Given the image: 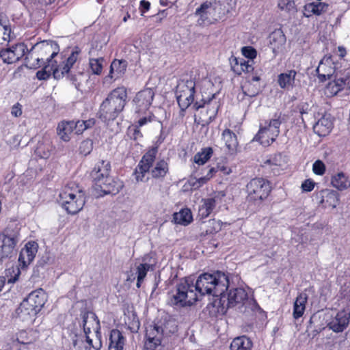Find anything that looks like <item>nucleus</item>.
Returning a JSON list of instances; mask_svg holds the SVG:
<instances>
[{
	"label": "nucleus",
	"mask_w": 350,
	"mask_h": 350,
	"mask_svg": "<svg viewBox=\"0 0 350 350\" xmlns=\"http://www.w3.org/2000/svg\"><path fill=\"white\" fill-rule=\"evenodd\" d=\"M229 287L228 275L219 271L200 274L195 282L191 277H187L181 279L174 291L169 293L167 303L177 308L191 306L199 296L208 295L219 298Z\"/></svg>",
	"instance_id": "1"
},
{
	"label": "nucleus",
	"mask_w": 350,
	"mask_h": 350,
	"mask_svg": "<svg viewBox=\"0 0 350 350\" xmlns=\"http://www.w3.org/2000/svg\"><path fill=\"white\" fill-rule=\"evenodd\" d=\"M157 152V148L152 147L142 157L134 172L137 182L144 181L148 172H150L152 177L156 179L163 178L168 173V163L165 160H159L153 165Z\"/></svg>",
	"instance_id": "2"
},
{
	"label": "nucleus",
	"mask_w": 350,
	"mask_h": 350,
	"mask_svg": "<svg viewBox=\"0 0 350 350\" xmlns=\"http://www.w3.org/2000/svg\"><path fill=\"white\" fill-rule=\"evenodd\" d=\"M126 98L127 91L124 87L112 90L100 106L99 118L105 122L115 120L124 109Z\"/></svg>",
	"instance_id": "3"
},
{
	"label": "nucleus",
	"mask_w": 350,
	"mask_h": 350,
	"mask_svg": "<svg viewBox=\"0 0 350 350\" xmlns=\"http://www.w3.org/2000/svg\"><path fill=\"white\" fill-rule=\"evenodd\" d=\"M214 307L218 312L224 313L230 308L238 307L239 308L252 305V309L256 305L254 299H250L248 295L243 288H233L224 291L219 298L213 301Z\"/></svg>",
	"instance_id": "4"
},
{
	"label": "nucleus",
	"mask_w": 350,
	"mask_h": 350,
	"mask_svg": "<svg viewBox=\"0 0 350 350\" xmlns=\"http://www.w3.org/2000/svg\"><path fill=\"white\" fill-rule=\"evenodd\" d=\"M58 202L68 214L75 215L83 208L85 198L75 183H70L60 191Z\"/></svg>",
	"instance_id": "5"
},
{
	"label": "nucleus",
	"mask_w": 350,
	"mask_h": 350,
	"mask_svg": "<svg viewBox=\"0 0 350 350\" xmlns=\"http://www.w3.org/2000/svg\"><path fill=\"white\" fill-rule=\"evenodd\" d=\"M83 327L86 336V342L88 346L79 350H90L93 348L95 350H100L102 347L100 340V321L95 313L92 312H85L82 314Z\"/></svg>",
	"instance_id": "6"
},
{
	"label": "nucleus",
	"mask_w": 350,
	"mask_h": 350,
	"mask_svg": "<svg viewBox=\"0 0 350 350\" xmlns=\"http://www.w3.org/2000/svg\"><path fill=\"white\" fill-rule=\"evenodd\" d=\"M19 228L16 225H8L0 233V260L10 258L20 241Z\"/></svg>",
	"instance_id": "7"
},
{
	"label": "nucleus",
	"mask_w": 350,
	"mask_h": 350,
	"mask_svg": "<svg viewBox=\"0 0 350 350\" xmlns=\"http://www.w3.org/2000/svg\"><path fill=\"white\" fill-rule=\"evenodd\" d=\"M195 81L191 79H182L176 85V97L180 109V116H185V111L193 102L195 94Z\"/></svg>",
	"instance_id": "8"
},
{
	"label": "nucleus",
	"mask_w": 350,
	"mask_h": 350,
	"mask_svg": "<svg viewBox=\"0 0 350 350\" xmlns=\"http://www.w3.org/2000/svg\"><path fill=\"white\" fill-rule=\"evenodd\" d=\"M282 123L280 115H275L269 121H265L264 125H260V129L254 138L264 146L271 145L280 134V126Z\"/></svg>",
	"instance_id": "9"
},
{
	"label": "nucleus",
	"mask_w": 350,
	"mask_h": 350,
	"mask_svg": "<svg viewBox=\"0 0 350 350\" xmlns=\"http://www.w3.org/2000/svg\"><path fill=\"white\" fill-rule=\"evenodd\" d=\"M271 191L270 183L263 178H255L246 185L247 200L258 203L266 199Z\"/></svg>",
	"instance_id": "10"
},
{
	"label": "nucleus",
	"mask_w": 350,
	"mask_h": 350,
	"mask_svg": "<svg viewBox=\"0 0 350 350\" xmlns=\"http://www.w3.org/2000/svg\"><path fill=\"white\" fill-rule=\"evenodd\" d=\"M154 260L149 255H145L142 258V262L135 265V269L128 273L127 281L133 282L137 280L136 286L140 288L148 272L154 269Z\"/></svg>",
	"instance_id": "11"
},
{
	"label": "nucleus",
	"mask_w": 350,
	"mask_h": 350,
	"mask_svg": "<svg viewBox=\"0 0 350 350\" xmlns=\"http://www.w3.org/2000/svg\"><path fill=\"white\" fill-rule=\"evenodd\" d=\"M27 51V47L24 43H17L1 49L0 59L4 64H12L18 62L25 56Z\"/></svg>",
	"instance_id": "12"
},
{
	"label": "nucleus",
	"mask_w": 350,
	"mask_h": 350,
	"mask_svg": "<svg viewBox=\"0 0 350 350\" xmlns=\"http://www.w3.org/2000/svg\"><path fill=\"white\" fill-rule=\"evenodd\" d=\"M154 94L151 88H146L137 93L133 100L135 112L143 113L148 111L152 103Z\"/></svg>",
	"instance_id": "13"
},
{
	"label": "nucleus",
	"mask_w": 350,
	"mask_h": 350,
	"mask_svg": "<svg viewBox=\"0 0 350 350\" xmlns=\"http://www.w3.org/2000/svg\"><path fill=\"white\" fill-rule=\"evenodd\" d=\"M80 53L81 49L78 46H76L72 50L70 55L66 58V59L63 61L62 64L58 65L56 62V68L55 70H54V78L60 79L65 75L68 74L70 70L77 62Z\"/></svg>",
	"instance_id": "14"
},
{
	"label": "nucleus",
	"mask_w": 350,
	"mask_h": 350,
	"mask_svg": "<svg viewBox=\"0 0 350 350\" xmlns=\"http://www.w3.org/2000/svg\"><path fill=\"white\" fill-rule=\"evenodd\" d=\"M336 69V64L332 56L325 55L316 69L319 81L324 82L329 79L334 74Z\"/></svg>",
	"instance_id": "15"
},
{
	"label": "nucleus",
	"mask_w": 350,
	"mask_h": 350,
	"mask_svg": "<svg viewBox=\"0 0 350 350\" xmlns=\"http://www.w3.org/2000/svg\"><path fill=\"white\" fill-rule=\"evenodd\" d=\"M163 333V328L155 323L148 325L146 328V345L150 349L154 350L161 345Z\"/></svg>",
	"instance_id": "16"
},
{
	"label": "nucleus",
	"mask_w": 350,
	"mask_h": 350,
	"mask_svg": "<svg viewBox=\"0 0 350 350\" xmlns=\"http://www.w3.org/2000/svg\"><path fill=\"white\" fill-rule=\"evenodd\" d=\"M349 320L350 312L342 310L337 312L336 316L331 319L327 327L334 332H342L347 327Z\"/></svg>",
	"instance_id": "17"
},
{
	"label": "nucleus",
	"mask_w": 350,
	"mask_h": 350,
	"mask_svg": "<svg viewBox=\"0 0 350 350\" xmlns=\"http://www.w3.org/2000/svg\"><path fill=\"white\" fill-rule=\"evenodd\" d=\"M38 243L35 241L27 242L20 252L18 257L19 265L23 268L26 267L34 259L38 252Z\"/></svg>",
	"instance_id": "18"
},
{
	"label": "nucleus",
	"mask_w": 350,
	"mask_h": 350,
	"mask_svg": "<svg viewBox=\"0 0 350 350\" xmlns=\"http://www.w3.org/2000/svg\"><path fill=\"white\" fill-rule=\"evenodd\" d=\"M110 171L111 163L109 161L105 160L99 161L91 173L94 184L103 183L104 179L110 176Z\"/></svg>",
	"instance_id": "19"
},
{
	"label": "nucleus",
	"mask_w": 350,
	"mask_h": 350,
	"mask_svg": "<svg viewBox=\"0 0 350 350\" xmlns=\"http://www.w3.org/2000/svg\"><path fill=\"white\" fill-rule=\"evenodd\" d=\"M103 182V183L94 185L97 188H100V191L104 194L116 195L124 186L122 181L111 176L107 177Z\"/></svg>",
	"instance_id": "20"
},
{
	"label": "nucleus",
	"mask_w": 350,
	"mask_h": 350,
	"mask_svg": "<svg viewBox=\"0 0 350 350\" xmlns=\"http://www.w3.org/2000/svg\"><path fill=\"white\" fill-rule=\"evenodd\" d=\"M218 197L203 198L198 208V217L200 219H205L213 213L217 205L219 204Z\"/></svg>",
	"instance_id": "21"
},
{
	"label": "nucleus",
	"mask_w": 350,
	"mask_h": 350,
	"mask_svg": "<svg viewBox=\"0 0 350 350\" xmlns=\"http://www.w3.org/2000/svg\"><path fill=\"white\" fill-rule=\"evenodd\" d=\"M16 312L21 321L32 322L39 312L25 299L17 308Z\"/></svg>",
	"instance_id": "22"
},
{
	"label": "nucleus",
	"mask_w": 350,
	"mask_h": 350,
	"mask_svg": "<svg viewBox=\"0 0 350 350\" xmlns=\"http://www.w3.org/2000/svg\"><path fill=\"white\" fill-rule=\"evenodd\" d=\"M333 128V122L330 114L323 115L314 125L313 130L319 136L327 135Z\"/></svg>",
	"instance_id": "23"
},
{
	"label": "nucleus",
	"mask_w": 350,
	"mask_h": 350,
	"mask_svg": "<svg viewBox=\"0 0 350 350\" xmlns=\"http://www.w3.org/2000/svg\"><path fill=\"white\" fill-rule=\"evenodd\" d=\"M212 4L215 14L221 18L235 8L237 0H217Z\"/></svg>",
	"instance_id": "24"
},
{
	"label": "nucleus",
	"mask_w": 350,
	"mask_h": 350,
	"mask_svg": "<svg viewBox=\"0 0 350 350\" xmlns=\"http://www.w3.org/2000/svg\"><path fill=\"white\" fill-rule=\"evenodd\" d=\"M221 139L230 154H235L237 152L239 142L236 134L229 129H226L221 133Z\"/></svg>",
	"instance_id": "25"
},
{
	"label": "nucleus",
	"mask_w": 350,
	"mask_h": 350,
	"mask_svg": "<svg viewBox=\"0 0 350 350\" xmlns=\"http://www.w3.org/2000/svg\"><path fill=\"white\" fill-rule=\"evenodd\" d=\"M33 49H38V51H40L41 53L46 55L49 54V57L46 58L47 64H49L50 59L55 61L53 58L59 52L58 44L55 42L42 41L33 45Z\"/></svg>",
	"instance_id": "26"
},
{
	"label": "nucleus",
	"mask_w": 350,
	"mask_h": 350,
	"mask_svg": "<svg viewBox=\"0 0 350 350\" xmlns=\"http://www.w3.org/2000/svg\"><path fill=\"white\" fill-rule=\"evenodd\" d=\"M329 4L325 2H312L307 3L304 6V15L308 18L312 14L319 16L329 11Z\"/></svg>",
	"instance_id": "27"
},
{
	"label": "nucleus",
	"mask_w": 350,
	"mask_h": 350,
	"mask_svg": "<svg viewBox=\"0 0 350 350\" xmlns=\"http://www.w3.org/2000/svg\"><path fill=\"white\" fill-rule=\"evenodd\" d=\"M25 299L40 312L46 302V295L43 289L39 288L29 293Z\"/></svg>",
	"instance_id": "28"
},
{
	"label": "nucleus",
	"mask_w": 350,
	"mask_h": 350,
	"mask_svg": "<svg viewBox=\"0 0 350 350\" xmlns=\"http://www.w3.org/2000/svg\"><path fill=\"white\" fill-rule=\"evenodd\" d=\"M297 72L295 70H290L287 72L280 73L278 76V83L282 89L291 90L295 87V77Z\"/></svg>",
	"instance_id": "29"
},
{
	"label": "nucleus",
	"mask_w": 350,
	"mask_h": 350,
	"mask_svg": "<svg viewBox=\"0 0 350 350\" xmlns=\"http://www.w3.org/2000/svg\"><path fill=\"white\" fill-rule=\"evenodd\" d=\"M127 68V62L124 59H114L110 66L108 76L110 79H117L125 73Z\"/></svg>",
	"instance_id": "30"
},
{
	"label": "nucleus",
	"mask_w": 350,
	"mask_h": 350,
	"mask_svg": "<svg viewBox=\"0 0 350 350\" xmlns=\"http://www.w3.org/2000/svg\"><path fill=\"white\" fill-rule=\"evenodd\" d=\"M321 203L325 207L336 208L339 202V193L332 189H325L321 191Z\"/></svg>",
	"instance_id": "31"
},
{
	"label": "nucleus",
	"mask_w": 350,
	"mask_h": 350,
	"mask_svg": "<svg viewBox=\"0 0 350 350\" xmlns=\"http://www.w3.org/2000/svg\"><path fill=\"white\" fill-rule=\"evenodd\" d=\"M308 296L306 293H300L293 304V316L295 319L301 317L306 310V304L308 301Z\"/></svg>",
	"instance_id": "32"
},
{
	"label": "nucleus",
	"mask_w": 350,
	"mask_h": 350,
	"mask_svg": "<svg viewBox=\"0 0 350 350\" xmlns=\"http://www.w3.org/2000/svg\"><path fill=\"white\" fill-rule=\"evenodd\" d=\"M125 339L118 329L111 331L109 336V350H123Z\"/></svg>",
	"instance_id": "33"
},
{
	"label": "nucleus",
	"mask_w": 350,
	"mask_h": 350,
	"mask_svg": "<svg viewBox=\"0 0 350 350\" xmlns=\"http://www.w3.org/2000/svg\"><path fill=\"white\" fill-rule=\"evenodd\" d=\"M36 51H38V49H33L32 46L30 50L27 49L25 55V66L30 69H36L44 63L43 57L40 58L38 55H35Z\"/></svg>",
	"instance_id": "34"
},
{
	"label": "nucleus",
	"mask_w": 350,
	"mask_h": 350,
	"mask_svg": "<svg viewBox=\"0 0 350 350\" xmlns=\"http://www.w3.org/2000/svg\"><path fill=\"white\" fill-rule=\"evenodd\" d=\"M346 81L343 79H335L328 83L324 90V94L327 97L334 96L344 89Z\"/></svg>",
	"instance_id": "35"
},
{
	"label": "nucleus",
	"mask_w": 350,
	"mask_h": 350,
	"mask_svg": "<svg viewBox=\"0 0 350 350\" xmlns=\"http://www.w3.org/2000/svg\"><path fill=\"white\" fill-rule=\"evenodd\" d=\"M286 43V37L282 31H275L270 36V45L273 53L277 54Z\"/></svg>",
	"instance_id": "36"
},
{
	"label": "nucleus",
	"mask_w": 350,
	"mask_h": 350,
	"mask_svg": "<svg viewBox=\"0 0 350 350\" xmlns=\"http://www.w3.org/2000/svg\"><path fill=\"white\" fill-rule=\"evenodd\" d=\"M73 121H62L58 124L57 133L61 139L68 142L73 131Z\"/></svg>",
	"instance_id": "37"
},
{
	"label": "nucleus",
	"mask_w": 350,
	"mask_h": 350,
	"mask_svg": "<svg viewBox=\"0 0 350 350\" xmlns=\"http://www.w3.org/2000/svg\"><path fill=\"white\" fill-rule=\"evenodd\" d=\"M332 185L338 190L342 191L350 187V180L343 172H338L332 176Z\"/></svg>",
	"instance_id": "38"
},
{
	"label": "nucleus",
	"mask_w": 350,
	"mask_h": 350,
	"mask_svg": "<svg viewBox=\"0 0 350 350\" xmlns=\"http://www.w3.org/2000/svg\"><path fill=\"white\" fill-rule=\"evenodd\" d=\"M252 342L245 336L234 338L230 344L231 350H251Z\"/></svg>",
	"instance_id": "39"
},
{
	"label": "nucleus",
	"mask_w": 350,
	"mask_h": 350,
	"mask_svg": "<svg viewBox=\"0 0 350 350\" xmlns=\"http://www.w3.org/2000/svg\"><path fill=\"white\" fill-rule=\"evenodd\" d=\"M174 219L176 224L187 226L189 224L192 220L193 217L190 209L186 208H183L178 213L174 214Z\"/></svg>",
	"instance_id": "40"
},
{
	"label": "nucleus",
	"mask_w": 350,
	"mask_h": 350,
	"mask_svg": "<svg viewBox=\"0 0 350 350\" xmlns=\"http://www.w3.org/2000/svg\"><path fill=\"white\" fill-rule=\"evenodd\" d=\"M56 68V61L49 60V64L46 63L44 68L37 72L36 77L39 80H46L49 79L51 74L54 75V70Z\"/></svg>",
	"instance_id": "41"
},
{
	"label": "nucleus",
	"mask_w": 350,
	"mask_h": 350,
	"mask_svg": "<svg viewBox=\"0 0 350 350\" xmlns=\"http://www.w3.org/2000/svg\"><path fill=\"white\" fill-rule=\"evenodd\" d=\"M213 153V150L211 147L202 148L200 152H197L194 157L193 161L198 165H204L211 157Z\"/></svg>",
	"instance_id": "42"
},
{
	"label": "nucleus",
	"mask_w": 350,
	"mask_h": 350,
	"mask_svg": "<svg viewBox=\"0 0 350 350\" xmlns=\"http://www.w3.org/2000/svg\"><path fill=\"white\" fill-rule=\"evenodd\" d=\"M95 122L96 120L94 118L88 120L73 121V131L77 135L81 134L86 129L92 128L95 124Z\"/></svg>",
	"instance_id": "43"
},
{
	"label": "nucleus",
	"mask_w": 350,
	"mask_h": 350,
	"mask_svg": "<svg viewBox=\"0 0 350 350\" xmlns=\"http://www.w3.org/2000/svg\"><path fill=\"white\" fill-rule=\"evenodd\" d=\"M210 8H213L212 3L206 1L196 9L195 14L199 16L198 20L199 25H202L208 19V10Z\"/></svg>",
	"instance_id": "44"
},
{
	"label": "nucleus",
	"mask_w": 350,
	"mask_h": 350,
	"mask_svg": "<svg viewBox=\"0 0 350 350\" xmlns=\"http://www.w3.org/2000/svg\"><path fill=\"white\" fill-rule=\"evenodd\" d=\"M207 113L209 114L211 121L213 120L218 112L219 108V101L215 100V94L208 97L207 100Z\"/></svg>",
	"instance_id": "45"
},
{
	"label": "nucleus",
	"mask_w": 350,
	"mask_h": 350,
	"mask_svg": "<svg viewBox=\"0 0 350 350\" xmlns=\"http://www.w3.org/2000/svg\"><path fill=\"white\" fill-rule=\"evenodd\" d=\"M278 7L280 11L288 14L289 16L294 15L297 12L294 0H279Z\"/></svg>",
	"instance_id": "46"
},
{
	"label": "nucleus",
	"mask_w": 350,
	"mask_h": 350,
	"mask_svg": "<svg viewBox=\"0 0 350 350\" xmlns=\"http://www.w3.org/2000/svg\"><path fill=\"white\" fill-rule=\"evenodd\" d=\"M34 340L35 337L33 336V332L31 331L27 332L25 330H21L16 334V341L20 344H31Z\"/></svg>",
	"instance_id": "47"
},
{
	"label": "nucleus",
	"mask_w": 350,
	"mask_h": 350,
	"mask_svg": "<svg viewBox=\"0 0 350 350\" xmlns=\"http://www.w3.org/2000/svg\"><path fill=\"white\" fill-rule=\"evenodd\" d=\"M206 234H214L219 231L221 228L220 221L215 219H209L207 222H204Z\"/></svg>",
	"instance_id": "48"
},
{
	"label": "nucleus",
	"mask_w": 350,
	"mask_h": 350,
	"mask_svg": "<svg viewBox=\"0 0 350 350\" xmlns=\"http://www.w3.org/2000/svg\"><path fill=\"white\" fill-rule=\"evenodd\" d=\"M104 59L100 58H90L89 61L90 68L93 74L99 75L102 72L103 64Z\"/></svg>",
	"instance_id": "49"
},
{
	"label": "nucleus",
	"mask_w": 350,
	"mask_h": 350,
	"mask_svg": "<svg viewBox=\"0 0 350 350\" xmlns=\"http://www.w3.org/2000/svg\"><path fill=\"white\" fill-rule=\"evenodd\" d=\"M284 158L281 153L275 154L271 156L269 159H267L265 162V165H269L271 167H280L284 164Z\"/></svg>",
	"instance_id": "50"
},
{
	"label": "nucleus",
	"mask_w": 350,
	"mask_h": 350,
	"mask_svg": "<svg viewBox=\"0 0 350 350\" xmlns=\"http://www.w3.org/2000/svg\"><path fill=\"white\" fill-rule=\"evenodd\" d=\"M93 149V142L90 139L83 140L79 146V152L80 154L87 156L89 154Z\"/></svg>",
	"instance_id": "51"
},
{
	"label": "nucleus",
	"mask_w": 350,
	"mask_h": 350,
	"mask_svg": "<svg viewBox=\"0 0 350 350\" xmlns=\"http://www.w3.org/2000/svg\"><path fill=\"white\" fill-rule=\"evenodd\" d=\"M313 172L319 176H322L325 172V165L321 160H317L312 165Z\"/></svg>",
	"instance_id": "52"
},
{
	"label": "nucleus",
	"mask_w": 350,
	"mask_h": 350,
	"mask_svg": "<svg viewBox=\"0 0 350 350\" xmlns=\"http://www.w3.org/2000/svg\"><path fill=\"white\" fill-rule=\"evenodd\" d=\"M83 77L82 72H78L77 74H70L68 75L69 81L75 85L77 90H79L81 86V78Z\"/></svg>",
	"instance_id": "53"
},
{
	"label": "nucleus",
	"mask_w": 350,
	"mask_h": 350,
	"mask_svg": "<svg viewBox=\"0 0 350 350\" xmlns=\"http://www.w3.org/2000/svg\"><path fill=\"white\" fill-rule=\"evenodd\" d=\"M242 54L247 58L250 59V61H253V59L256 57V51L251 47V46H244L242 48Z\"/></svg>",
	"instance_id": "54"
},
{
	"label": "nucleus",
	"mask_w": 350,
	"mask_h": 350,
	"mask_svg": "<svg viewBox=\"0 0 350 350\" xmlns=\"http://www.w3.org/2000/svg\"><path fill=\"white\" fill-rule=\"evenodd\" d=\"M215 172H216L215 168L211 167L209 169L208 172L206 176L199 178L198 179V182L199 183L198 187L202 186V185L205 184L208 180H210Z\"/></svg>",
	"instance_id": "55"
},
{
	"label": "nucleus",
	"mask_w": 350,
	"mask_h": 350,
	"mask_svg": "<svg viewBox=\"0 0 350 350\" xmlns=\"http://www.w3.org/2000/svg\"><path fill=\"white\" fill-rule=\"evenodd\" d=\"M314 187V183L310 179L306 180L302 184H301V189L303 191L306 192H310L313 190Z\"/></svg>",
	"instance_id": "56"
},
{
	"label": "nucleus",
	"mask_w": 350,
	"mask_h": 350,
	"mask_svg": "<svg viewBox=\"0 0 350 350\" xmlns=\"http://www.w3.org/2000/svg\"><path fill=\"white\" fill-rule=\"evenodd\" d=\"M150 8V3L146 0H142L139 3V12L141 15L143 16Z\"/></svg>",
	"instance_id": "57"
},
{
	"label": "nucleus",
	"mask_w": 350,
	"mask_h": 350,
	"mask_svg": "<svg viewBox=\"0 0 350 350\" xmlns=\"http://www.w3.org/2000/svg\"><path fill=\"white\" fill-rule=\"evenodd\" d=\"M129 135L131 139L137 140L142 137V134L137 126H134L129 131Z\"/></svg>",
	"instance_id": "58"
},
{
	"label": "nucleus",
	"mask_w": 350,
	"mask_h": 350,
	"mask_svg": "<svg viewBox=\"0 0 350 350\" xmlns=\"http://www.w3.org/2000/svg\"><path fill=\"white\" fill-rule=\"evenodd\" d=\"M250 61H245L243 59H241L239 62L241 70L243 72H249L253 70V68L252 65L250 64Z\"/></svg>",
	"instance_id": "59"
},
{
	"label": "nucleus",
	"mask_w": 350,
	"mask_h": 350,
	"mask_svg": "<svg viewBox=\"0 0 350 350\" xmlns=\"http://www.w3.org/2000/svg\"><path fill=\"white\" fill-rule=\"evenodd\" d=\"M11 113L14 117H18L22 114L21 106L19 103H16L12 106Z\"/></svg>",
	"instance_id": "60"
},
{
	"label": "nucleus",
	"mask_w": 350,
	"mask_h": 350,
	"mask_svg": "<svg viewBox=\"0 0 350 350\" xmlns=\"http://www.w3.org/2000/svg\"><path fill=\"white\" fill-rule=\"evenodd\" d=\"M3 29L4 30L3 39L5 41H10L11 39L10 34L12 32L10 26L4 25Z\"/></svg>",
	"instance_id": "61"
},
{
	"label": "nucleus",
	"mask_w": 350,
	"mask_h": 350,
	"mask_svg": "<svg viewBox=\"0 0 350 350\" xmlns=\"http://www.w3.org/2000/svg\"><path fill=\"white\" fill-rule=\"evenodd\" d=\"M153 118H154V116L153 115H149L147 117H144V118H140L137 122L138 126H142L146 124L147 123L152 122Z\"/></svg>",
	"instance_id": "62"
},
{
	"label": "nucleus",
	"mask_w": 350,
	"mask_h": 350,
	"mask_svg": "<svg viewBox=\"0 0 350 350\" xmlns=\"http://www.w3.org/2000/svg\"><path fill=\"white\" fill-rule=\"evenodd\" d=\"M207 100H208V98L207 99L202 98L200 101H196L193 105V107L195 108L196 110H198L200 108L207 106Z\"/></svg>",
	"instance_id": "63"
},
{
	"label": "nucleus",
	"mask_w": 350,
	"mask_h": 350,
	"mask_svg": "<svg viewBox=\"0 0 350 350\" xmlns=\"http://www.w3.org/2000/svg\"><path fill=\"white\" fill-rule=\"evenodd\" d=\"M217 171H220L223 172L224 174H230L231 173V170L228 167L224 165H217V169H215Z\"/></svg>",
	"instance_id": "64"
}]
</instances>
